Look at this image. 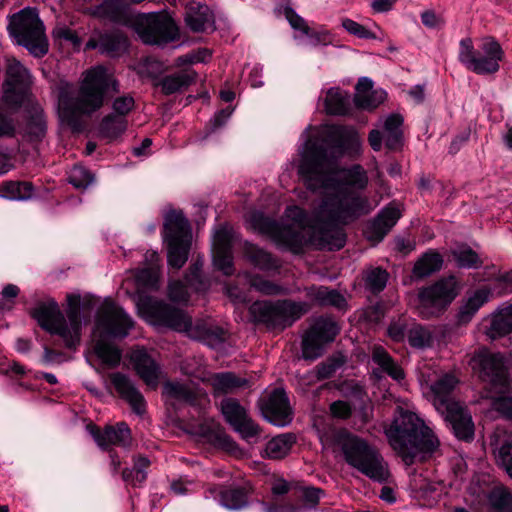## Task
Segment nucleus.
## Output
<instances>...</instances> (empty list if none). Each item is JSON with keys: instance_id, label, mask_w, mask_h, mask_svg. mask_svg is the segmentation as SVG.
<instances>
[{"instance_id": "obj_1", "label": "nucleus", "mask_w": 512, "mask_h": 512, "mask_svg": "<svg viewBox=\"0 0 512 512\" xmlns=\"http://www.w3.org/2000/svg\"><path fill=\"white\" fill-rule=\"evenodd\" d=\"M336 148L323 141L308 139L300 150L298 174L306 188L325 194L322 203L308 217L298 206L287 207L282 225L253 214L255 228L292 250L310 243L319 249L339 250L345 245L342 226L370 211L368 200L356 190L368 185L365 169L355 164L339 169Z\"/></svg>"}, {"instance_id": "obj_2", "label": "nucleus", "mask_w": 512, "mask_h": 512, "mask_svg": "<svg viewBox=\"0 0 512 512\" xmlns=\"http://www.w3.org/2000/svg\"><path fill=\"white\" fill-rule=\"evenodd\" d=\"M112 87L117 90V82L103 66H96L84 73L78 89L66 82L58 87V110L61 119L75 127L82 115L99 110L104 103V95Z\"/></svg>"}, {"instance_id": "obj_3", "label": "nucleus", "mask_w": 512, "mask_h": 512, "mask_svg": "<svg viewBox=\"0 0 512 512\" xmlns=\"http://www.w3.org/2000/svg\"><path fill=\"white\" fill-rule=\"evenodd\" d=\"M397 411L398 415L385 429L389 444L406 465L424 460L439 447L438 438L415 413L400 407Z\"/></svg>"}, {"instance_id": "obj_4", "label": "nucleus", "mask_w": 512, "mask_h": 512, "mask_svg": "<svg viewBox=\"0 0 512 512\" xmlns=\"http://www.w3.org/2000/svg\"><path fill=\"white\" fill-rule=\"evenodd\" d=\"M132 327V319L121 307L111 300L103 302L97 313L93 351L105 365L116 367L122 357L121 351L106 338H123Z\"/></svg>"}, {"instance_id": "obj_5", "label": "nucleus", "mask_w": 512, "mask_h": 512, "mask_svg": "<svg viewBox=\"0 0 512 512\" xmlns=\"http://www.w3.org/2000/svg\"><path fill=\"white\" fill-rule=\"evenodd\" d=\"M334 444L349 466L374 481L382 483L388 480L387 462L366 439L342 429L335 434Z\"/></svg>"}, {"instance_id": "obj_6", "label": "nucleus", "mask_w": 512, "mask_h": 512, "mask_svg": "<svg viewBox=\"0 0 512 512\" xmlns=\"http://www.w3.org/2000/svg\"><path fill=\"white\" fill-rule=\"evenodd\" d=\"M67 300V319L54 300L40 303L33 310L32 316L44 330L60 336L66 347L74 348L80 343L81 336L80 296L69 295Z\"/></svg>"}, {"instance_id": "obj_7", "label": "nucleus", "mask_w": 512, "mask_h": 512, "mask_svg": "<svg viewBox=\"0 0 512 512\" xmlns=\"http://www.w3.org/2000/svg\"><path fill=\"white\" fill-rule=\"evenodd\" d=\"M458 383L452 374H444L430 385L431 400L438 412L451 424L455 436L470 441L474 437V423L467 409L454 401L452 391Z\"/></svg>"}, {"instance_id": "obj_8", "label": "nucleus", "mask_w": 512, "mask_h": 512, "mask_svg": "<svg viewBox=\"0 0 512 512\" xmlns=\"http://www.w3.org/2000/svg\"><path fill=\"white\" fill-rule=\"evenodd\" d=\"M311 305L308 302L292 300L256 301L249 313L256 323L264 324L269 329L283 330L308 313Z\"/></svg>"}, {"instance_id": "obj_9", "label": "nucleus", "mask_w": 512, "mask_h": 512, "mask_svg": "<svg viewBox=\"0 0 512 512\" xmlns=\"http://www.w3.org/2000/svg\"><path fill=\"white\" fill-rule=\"evenodd\" d=\"M17 43L32 55L42 57L48 52L44 26L35 9L25 8L14 14L8 26Z\"/></svg>"}, {"instance_id": "obj_10", "label": "nucleus", "mask_w": 512, "mask_h": 512, "mask_svg": "<svg viewBox=\"0 0 512 512\" xmlns=\"http://www.w3.org/2000/svg\"><path fill=\"white\" fill-rule=\"evenodd\" d=\"M503 57V49L492 37L483 38L477 50L471 38H464L459 43V61L476 74L486 75L498 72L499 62Z\"/></svg>"}, {"instance_id": "obj_11", "label": "nucleus", "mask_w": 512, "mask_h": 512, "mask_svg": "<svg viewBox=\"0 0 512 512\" xmlns=\"http://www.w3.org/2000/svg\"><path fill=\"white\" fill-rule=\"evenodd\" d=\"M164 240L168 247L169 265L181 268L188 259L191 244L190 224L181 211L172 210L166 214Z\"/></svg>"}, {"instance_id": "obj_12", "label": "nucleus", "mask_w": 512, "mask_h": 512, "mask_svg": "<svg viewBox=\"0 0 512 512\" xmlns=\"http://www.w3.org/2000/svg\"><path fill=\"white\" fill-rule=\"evenodd\" d=\"M470 363L472 368L478 371L480 379L485 384L482 394L510 393L512 391V384L502 355L480 350L474 354Z\"/></svg>"}, {"instance_id": "obj_13", "label": "nucleus", "mask_w": 512, "mask_h": 512, "mask_svg": "<svg viewBox=\"0 0 512 512\" xmlns=\"http://www.w3.org/2000/svg\"><path fill=\"white\" fill-rule=\"evenodd\" d=\"M136 31L142 42L148 45H164L179 36L174 20L164 11L142 15L136 23Z\"/></svg>"}, {"instance_id": "obj_14", "label": "nucleus", "mask_w": 512, "mask_h": 512, "mask_svg": "<svg viewBox=\"0 0 512 512\" xmlns=\"http://www.w3.org/2000/svg\"><path fill=\"white\" fill-rule=\"evenodd\" d=\"M340 332L339 324L329 316L314 319L302 340V356L306 360L321 357L327 344L333 342Z\"/></svg>"}, {"instance_id": "obj_15", "label": "nucleus", "mask_w": 512, "mask_h": 512, "mask_svg": "<svg viewBox=\"0 0 512 512\" xmlns=\"http://www.w3.org/2000/svg\"><path fill=\"white\" fill-rule=\"evenodd\" d=\"M457 295L456 279L449 277L419 291L418 313L429 319L438 315Z\"/></svg>"}, {"instance_id": "obj_16", "label": "nucleus", "mask_w": 512, "mask_h": 512, "mask_svg": "<svg viewBox=\"0 0 512 512\" xmlns=\"http://www.w3.org/2000/svg\"><path fill=\"white\" fill-rule=\"evenodd\" d=\"M31 84V75L16 59L9 60L3 83V101L10 106H19Z\"/></svg>"}, {"instance_id": "obj_17", "label": "nucleus", "mask_w": 512, "mask_h": 512, "mask_svg": "<svg viewBox=\"0 0 512 512\" xmlns=\"http://www.w3.org/2000/svg\"><path fill=\"white\" fill-rule=\"evenodd\" d=\"M221 411L225 420L244 439L249 440L259 435L260 427L248 416L246 409L236 399L222 400Z\"/></svg>"}, {"instance_id": "obj_18", "label": "nucleus", "mask_w": 512, "mask_h": 512, "mask_svg": "<svg viewBox=\"0 0 512 512\" xmlns=\"http://www.w3.org/2000/svg\"><path fill=\"white\" fill-rule=\"evenodd\" d=\"M258 407L264 418L276 426H285L292 420L289 401L282 389H274L267 397L260 399Z\"/></svg>"}, {"instance_id": "obj_19", "label": "nucleus", "mask_w": 512, "mask_h": 512, "mask_svg": "<svg viewBox=\"0 0 512 512\" xmlns=\"http://www.w3.org/2000/svg\"><path fill=\"white\" fill-rule=\"evenodd\" d=\"M150 312L157 323L175 331H188L192 325L191 318L184 311L164 302H151Z\"/></svg>"}, {"instance_id": "obj_20", "label": "nucleus", "mask_w": 512, "mask_h": 512, "mask_svg": "<svg viewBox=\"0 0 512 512\" xmlns=\"http://www.w3.org/2000/svg\"><path fill=\"white\" fill-rule=\"evenodd\" d=\"M90 432L97 445L103 450H111V446L129 448L132 444L131 431L125 422L106 426L103 430L92 427Z\"/></svg>"}, {"instance_id": "obj_21", "label": "nucleus", "mask_w": 512, "mask_h": 512, "mask_svg": "<svg viewBox=\"0 0 512 512\" xmlns=\"http://www.w3.org/2000/svg\"><path fill=\"white\" fill-rule=\"evenodd\" d=\"M131 361L144 383L151 389H156L161 375L160 366L156 361L144 349L133 351Z\"/></svg>"}, {"instance_id": "obj_22", "label": "nucleus", "mask_w": 512, "mask_h": 512, "mask_svg": "<svg viewBox=\"0 0 512 512\" xmlns=\"http://www.w3.org/2000/svg\"><path fill=\"white\" fill-rule=\"evenodd\" d=\"M110 379L116 391L129 403L132 410L142 415L146 407L145 399L131 379L120 372L111 374Z\"/></svg>"}, {"instance_id": "obj_23", "label": "nucleus", "mask_w": 512, "mask_h": 512, "mask_svg": "<svg viewBox=\"0 0 512 512\" xmlns=\"http://www.w3.org/2000/svg\"><path fill=\"white\" fill-rule=\"evenodd\" d=\"M401 217L398 205L391 203L381 210L369 228L368 237L380 242Z\"/></svg>"}, {"instance_id": "obj_24", "label": "nucleus", "mask_w": 512, "mask_h": 512, "mask_svg": "<svg viewBox=\"0 0 512 512\" xmlns=\"http://www.w3.org/2000/svg\"><path fill=\"white\" fill-rule=\"evenodd\" d=\"M491 446L497 464L512 478V432L496 430L492 436Z\"/></svg>"}, {"instance_id": "obj_25", "label": "nucleus", "mask_w": 512, "mask_h": 512, "mask_svg": "<svg viewBox=\"0 0 512 512\" xmlns=\"http://www.w3.org/2000/svg\"><path fill=\"white\" fill-rule=\"evenodd\" d=\"M197 73L191 69H183L176 73L166 75L155 83L165 95L181 92L195 82Z\"/></svg>"}, {"instance_id": "obj_26", "label": "nucleus", "mask_w": 512, "mask_h": 512, "mask_svg": "<svg viewBox=\"0 0 512 512\" xmlns=\"http://www.w3.org/2000/svg\"><path fill=\"white\" fill-rule=\"evenodd\" d=\"M163 396L167 403L172 406L177 404H194L198 393L187 384L167 381L163 385Z\"/></svg>"}, {"instance_id": "obj_27", "label": "nucleus", "mask_w": 512, "mask_h": 512, "mask_svg": "<svg viewBox=\"0 0 512 512\" xmlns=\"http://www.w3.org/2000/svg\"><path fill=\"white\" fill-rule=\"evenodd\" d=\"M512 332V305L498 309L490 316V326L486 335L491 339L505 336Z\"/></svg>"}, {"instance_id": "obj_28", "label": "nucleus", "mask_w": 512, "mask_h": 512, "mask_svg": "<svg viewBox=\"0 0 512 512\" xmlns=\"http://www.w3.org/2000/svg\"><path fill=\"white\" fill-rule=\"evenodd\" d=\"M187 26L194 32H202L214 23L213 15L205 5H191L185 16Z\"/></svg>"}, {"instance_id": "obj_29", "label": "nucleus", "mask_w": 512, "mask_h": 512, "mask_svg": "<svg viewBox=\"0 0 512 512\" xmlns=\"http://www.w3.org/2000/svg\"><path fill=\"white\" fill-rule=\"evenodd\" d=\"M244 255L248 261L262 271L276 270L280 267L277 259L270 253L248 242L244 245Z\"/></svg>"}, {"instance_id": "obj_30", "label": "nucleus", "mask_w": 512, "mask_h": 512, "mask_svg": "<svg viewBox=\"0 0 512 512\" xmlns=\"http://www.w3.org/2000/svg\"><path fill=\"white\" fill-rule=\"evenodd\" d=\"M442 264L443 259L438 252L432 250L428 251L416 261L412 271L413 277L416 279L429 277L439 271Z\"/></svg>"}, {"instance_id": "obj_31", "label": "nucleus", "mask_w": 512, "mask_h": 512, "mask_svg": "<svg viewBox=\"0 0 512 512\" xmlns=\"http://www.w3.org/2000/svg\"><path fill=\"white\" fill-rule=\"evenodd\" d=\"M307 295L321 306H333L339 309L346 306V300L342 294L325 286L312 287L307 291Z\"/></svg>"}, {"instance_id": "obj_32", "label": "nucleus", "mask_w": 512, "mask_h": 512, "mask_svg": "<svg viewBox=\"0 0 512 512\" xmlns=\"http://www.w3.org/2000/svg\"><path fill=\"white\" fill-rule=\"evenodd\" d=\"M487 502L493 512H512V491L503 485L494 486L487 494Z\"/></svg>"}, {"instance_id": "obj_33", "label": "nucleus", "mask_w": 512, "mask_h": 512, "mask_svg": "<svg viewBox=\"0 0 512 512\" xmlns=\"http://www.w3.org/2000/svg\"><path fill=\"white\" fill-rule=\"evenodd\" d=\"M324 106L328 114L345 115L350 109L349 96L340 89L331 88L324 98Z\"/></svg>"}, {"instance_id": "obj_34", "label": "nucleus", "mask_w": 512, "mask_h": 512, "mask_svg": "<svg viewBox=\"0 0 512 512\" xmlns=\"http://www.w3.org/2000/svg\"><path fill=\"white\" fill-rule=\"evenodd\" d=\"M403 118L400 114H391L384 121V140L386 147L395 150L400 147L402 142Z\"/></svg>"}, {"instance_id": "obj_35", "label": "nucleus", "mask_w": 512, "mask_h": 512, "mask_svg": "<svg viewBox=\"0 0 512 512\" xmlns=\"http://www.w3.org/2000/svg\"><path fill=\"white\" fill-rule=\"evenodd\" d=\"M372 360L394 380L400 381L404 379L405 375L403 369L382 346H375L373 348Z\"/></svg>"}, {"instance_id": "obj_36", "label": "nucleus", "mask_w": 512, "mask_h": 512, "mask_svg": "<svg viewBox=\"0 0 512 512\" xmlns=\"http://www.w3.org/2000/svg\"><path fill=\"white\" fill-rule=\"evenodd\" d=\"M296 438L293 434L286 433L272 438L265 448V454L270 459H282L288 455Z\"/></svg>"}, {"instance_id": "obj_37", "label": "nucleus", "mask_w": 512, "mask_h": 512, "mask_svg": "<svg viewBox=\"0 0 512 512\" xmlns=\"http://www.w3.org/2000/svg\"><path fill=\"white\" fill-rule=\"evenodd\" d=\"M102 53L112 57L121 55L127 49V38L120 32H111L102 35L97 44Z\"/></svg>"}, {"instance_id": "obj_38", "label": "nucleus", "mask_w": 512, "mask_h": 512, "mask_svg": "<svg viewBox=\"0 0 512 512\" xmlns=\"http://www.w3.org/2000/svg\"><path fill=\"white\" fill-rule=\"evenodd\" d=\"M0 193L10 200H27L33 195V185L25 181H7L0 185Z\"/></svg>"}, {"instance_id": "obj_39", "label": "nucleus", "mask_w": 512, "mask_h": 512, "mask_svg": "<svg viewBox=\"0 0 512 512\" xmlns=\"http://www.w3.org/2000/svg\"><path fill=\"white\" fill-rule=\"evenodd\" d=\"M210 380L214 390L222 393L232 392L248 384L246 379L239 378L234 373L230 372L214 374Z\"/></svg>"}, {"instance_id": "obj_40", "label": "nucleus", "mask_w": 512, "mask_h": 512, "mask_svg": "<svg viewBox=\"0 0 512 512\" xmlns=\"http://www.w3.org/2000/svg\"><path fill=\"white\" fill-rule=\"evenodd\" d=\"M409 344L417 349L429 348L433 345V333L429 326L413 324L407 331Z\"/></svg>"}, {"instance_id": "obj_41", "label": "nucleus", "mask_w": 512, "mask_h": 512, "mask_svg": "<svg viewBox=\"0 0 512 512\" xmlns=\"http://www.w3.org/2000/svg\"><path fill=\"white\" fill-rule=\"evenodd\" d=\"M126 129L127 120L125 117L110 114L103 118L99 132L102 137L112 140L124 133Z\"/></svg>"}, {"instance_id": "obj_42", "label": "nucleus", "mask_w": 512, "mask_h": 512, "mask_svg": "<svg viewBox=\"0 0 512 512\" xmlns=\"http://www.w3.org/2000/svg\"><path fill=\"white\" fill-rule=\"evenodd\" d=\"M451 254L461 268L477 269L483 264L477 252L468 245L457 246L451 251Z\"/></svg>"}, {"instance_id": "obj_43", "label": "nucleus", "mask_w": 512, "mask_h": 512, "mask_svg": "<svg viewBox=\"0 0 512 512\" xmlns=\"http://www.w3.org/2000/svg\"><path fill=\"white\" fill-rule=\"evenodd\" d=\"M199 433L215 445L231 448L232 439L225 433L219 424L214 421L206 422L199 427Z\"/></svg>"}, {"instance_id": "obj_44", "label": "nucleus", "mask_w": 512, "mask_h": 512, "mask_svg": "<svg viewBox=\"0 0 512 512\" xmlns=\"http://www.w3.org/2000/svg\"><path fill=\"white\" fill-rule=\"evenodd\" d=\"M150 466V460L144 456L134 458V466L132 469H124L122 471V479L132 485L141 484L146 480V469Z\"/></svg>"}, {"instance_id": "obj_45", "label": "nucleus", "mask_w": 512, "mask_h": 512, "mask_svg": "<svg viewBox=\"0 0 512 512\" xmlns=\"http://www.w3.org/2000/svg\"><path fill=\"white\" fill-rule=\"evenodd\" d=\"M246 276L248 278L250 287L261 294L275 296L286 293L285 288L268 279L263 278L260 275L246 274Z\"/></svg>"}, {"instance_id": "obj_46", "label": "nucleus", "mask_w": 512, "mask_h": 512, "mask_svg": "<svg viewBox=\"0 0 512 512\" xmlns=\"http://www.w3.org/2000/svg\"><path fill=\"white\" fill-rule=\"evenodd\" d=\"M508 393L490 392L482 394V398L491 400V408L503 417L512 420V397Z\"/></svg>"}, {"instance_id": "obj_47", "label": "nucleus", "mask_w": 512, "mask_h": 512, "mask_svg": "<svg viewBox=\"0 0 512 512\" xmlns=\"http://www.w3.org/2000/svg\"><path fill=\"white\" fill-rule=\"evenodd\" d=\"M389 273L380 267H373L366 272L365 285L372 293L377 294L384 290Z\"/></svg>"}, {"instance_id": "obj_48", "label": "nucleus", "mask_w": 512, "mask_h": 512, "mask_svg": "<svg viewBox=\"0 0 512 512\" xmlns=\"http://www.w3.org/2000/svg\"><path fill=\"white\" fill-rule=\"evenodd\" d=\"M220 495L221 504L228 509H241L247 504V494L242 488L226 489Z\"/></svg>"}, {"instance_id": "obj_49", "label": "nucleus", "mask_w": 512, "mask_h": 512, "mask_svg": "<svg viewBox=\"0 0 512 512\" xmlns=\"http://www.w3.org/2000/svg\"><path fill=\"white\" fill-rule=\"evenodd\" d=\"M165 69L166 67L161 61L153 57H147L138 64L137 72L142 77L156 80Z\"/></svg>"}, {"instance_id": "obj_50", "label": "nucleus", "mask_w": 512, "mask_h": 512, "mask_svg": "<svg viewBox=\"0 0 512 512\" xmlns=\"http://www.w3.org/2000/svg\"><path fill=\"white\" fill-rule=\"evenodd\" d=\"M69 183L75 188L85 189L94 182V175L83 166H74L68 177Z\"/></svg>"}, {"instance_id": "obj_51", "label": "nucleus", "mask_w": 512, "mask_h": 512, "mask_svg": "<svg viewBox=\"0 0 512 512\" xmlns=\"http://www.w3.org/2000/svg\"><path fill=\"white\" fill-rule=\"evenodd\" d=\"M386 99V92L384 90H372L369 94L361 96V98H354L357 107L367 110H373L378 107Z\"/></svg>"}, {"instance_id": "obj_52", "label": "nucleus", "mask_w": 512, "mask_h": 512, "mask_svg": "<svg viewBox=\"0 0 512 512\" xmlns=\"http://www.w3.org/2000/svg\"><path fill=\"white\" fill-rule=\"evenodd\" d=\"M232 239V229L226 226L219 228L213 237V252L221 251V253H224L225 251H230Z\"/></svg>"}, {"instance_id": "obj_53", "label": "nucleus", "mask_w": 512, "mask_h": 512, "mask_svg": "<svg viewBox=\"0 0 512 512\" xmlns=\"http://www.w3.org/2000/svg\"><path fill=\"white\" fill-rule=\"evenodd\" d=\"M284 15L294 30H298L303 35L306 36H317L315 33L311 32V29L308 26L307 22L300 15H298L291 7L284 8Z\"/></svg>"}, {"instance_id": "obj_54", "label": "nucleus", "mask_w": 512, "mask_h": 512, "mask_svg": "<svg viewBox=\"0 0 512 512\" xmlns=\"http://www.w3.org/2000/svg\"><path fill=\"white\" fill-rule=\"evenodd\" d=\"M213 262L215 267L222 271L224 275L230 276L234 273L233 257L231 250L221 253V251L214 252Z\"/></svg>"}, {"instance_id": "obj_55", "label": "nucleus", "mask_w": 512, "mask_h": 512, "mask_svg": "<svg viewBox=\"0 0 512 512\" xmlns=\"http://www.w3.org/2000/svg\"><path fill=\"white\" fill-rule=\"evenodd\" d=\"M343 28L350 34L362 39H375L376 36L373 32L366 29L363 25L356 21L346 18L342 21Z\"/></svg>"}, {"instance_id": "obj_56", "label": "nucleus", "mask_w": 512, "mask_h": 512, "mask_svg": "<svg viewBox=\"0 0 512 512\" xmlns=\"http://www.w3.org/2000/svg\"><path fill=\"white\" fill-rule=\"evenodd\" d=\"M407 322L404 318H399L390 323L387 329L388 336L395 342H401L407 336Z\"/></svg>"}, {"instance_id": "obj_57", "label": "nucleus", "mask_w": 512, "mask_h": 512, "mask_svg": "<svg viewBox=\"0 0 512 512\" xmlns=\"http://www.w3.org/2000/svg\"><path fill=\"white\" fill-rule=\"evenodd\" d=\"M135 102L132 96L123 95L115 98L112 104L115 116L125 117L133 108Z\"/></svg>"}, {"instance_id": "obj_58", "label": "nucleus", "mask_w": 512, "mask_h": 512, "mask_svg": "<svg viewBox=\"0 0 512 512\" xmlns=\"http://www.w3.org/2000/svg\"><path fill=\"white\" fill-rule=\"evenodd\" d=\"M157 278L158 273L155 263H152L148 268L139 270L136 275L137 282L145 287H154L157 282Z\"/></svg>"}, {"instance_id": "obj_59", "label": "nucleus", "mask_w": 512, "mask_h": 512, "mask_svg": "<svg viewBox=\"0 0 512 512\" xmlns=\"http://www.w3.org/2000/svg\"><path fill=\"white\" fill-rule=\"evenodd\" d=\"M169 297L172 301L184 302L188 300L186 286L181 281L171 282L169 285Z\"/></svg>"}, {"instance_id": "obj_60", "label": "nucleus", "mask_w": 512, "mask_h": 512, "mask_svg": "<svg viewBox=\"0 0 512 512\" xmlns=\"http://www.w3.org/2000/svg\"><path fill=\"white\" fill-rule=\"evenodd\" d=\"M330 412L335 418L347 419L352 414V407L348 402L338 400L331 403Z\"/></svg>"}, {"instance_id": "obj_61", "label": "nucleus", "mask_w": 512, "mask_h": 512, "mask_svg": "<svg viewBox=\"0 0 512 512\" xmlns=\"http://www.w3.org/2000/svg\"><path fill=\"white\" fill-rule=\"evenodd\" d=\"M225 331L220 327H209L206 328L203 334L205 341L215 346L225 341Z\"/></svg>"}, {"instance_id": "obj_62", "label": "nucleus", "mask_w": 512, "mask_h": 512, "mask_svg": "<svg viewBox=\"0 0 512 512\" xmlns=\"http://www.w3.org/2000/svg\"><path fill=\"white\" fill-rule=\"evenodd\" d=\"M15 124L11 117L0 110V138L13 137Z\"/></svg>"}, {"instance_id": "obj_63", "label": "nucleus", "mask_w": 512, "mask_h": 512, "mask_svg": "<svg viewBox=\"0 0 512 512\" xmlns=\"http://www.w3.org/2000/svg\"><path fill=\"white\" fill-rule=\"evenodd\" d=\"M341 363L337 360H329L317 366V376L319 379H327L331 377L340 367Z\"/></svg>"}, {"instance_id": "obj_64", "label": "nucleus", "mask_w": 512, "mask_h": 512, "mask_svg": "<svg viewBox=\"0 0 512 512\" xmlns=\"http://www.w3.org/2000/svg\"><path fill=\"white\" fill-rule=\"evenodd\" d=\"M490 298V291L486 288H481L476 290L467 301L472 305L476 310H479L486 302H488Z\"/></svg>"}]
</instances>
